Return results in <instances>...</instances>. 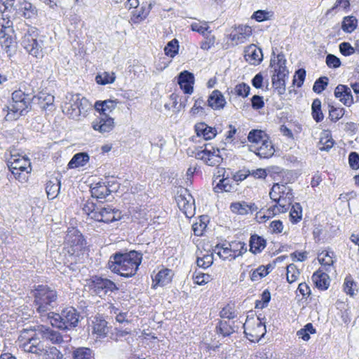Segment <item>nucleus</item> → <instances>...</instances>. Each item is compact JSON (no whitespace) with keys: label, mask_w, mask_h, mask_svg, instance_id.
Segmentation results:
<instances>
[{"label":"nucleus","mask_w":359,"mask_h":359,"mask_svg":"<svg viewBox=\"0 0 359 359\" xmlns=\"http://www.w3.org/2000/svg\"><path fill=\"white\" fill-rule=\"evenodd\" d=\"M142 255L133 250L128 253H116L111 256L108 267L111 271L124 277L134 276L142 262Z\"/></svg>","instance_id":"f257e3e1"},{"label":"nucleus","mask_w":359,"mask_h":359,"mask_svg":"<svg viewBox=\"0 0 359 359\" xmlns=\"http://www.w3.org/2000/svg\"><path fill=\"white\" fill-rule=\"evenodd\" d=\"M31 109V101L28 96L22 90H15L12 93V101L3 108L6 111L4 118L8 121L17 120Z\"/></svg>","instance_id":"f03ea898"},{"label":"nucleus","mask_w":359,"mask_h":359,"mask_svg":"<svg viewBox=\"0 0 359 359\" xmlns=\"http://www.w3.org/2000/svg\"><path fill=\"white\" fill-rule=\"evenodd\" d=\"M83 210L95 221L109 223L118 221L121 219V212L110 206L96 207L93 203L87 202Z\"/></svg>","instance_id":"7ed1b4c3"},{"label":"nucleus","mask_w":359,"mask_h":359,"mask_svg":"<svg viewBox=\"0 0 359 359\" xmlns=\"http://www.w3.org/2000/svg\"><path fill=\"white\" fill-rule=\"evenodd\" d=\"M48 318L53 326L61 330H70L77 326L79 313L70 306L64 309L60 313H48Z\"/></svg>","instance_id":"20e7f679"},{"label":"nucleus","mask_w":359,"mask_h":359,"mask_svg":"<svg viewBox=\"0 0 359 359\" xmlns=\"http://www.w3.org/2000/svg\"><path fill=\"white\" fill-rule=\"evenodd\" d=\"M34 303L39 313L43 314L53 308L57 295L55 290L47 285H38L34 292Z\"/></svg>","instance_id":"39448f33"},{"label":"nucleus","mask_w":359,"mask_h":359,"mask_svg":"<svg viewBox=\"0 0 359 359\" xmlns=\"http://www.w3.org/2000/svg\"><path fill=\"white\" fill-rule=\"evenodd\" d=\"M243 328L247 338L252 342L259 341L266 332L265 325L258 317H248Z\"/></svg>","instance_id":"423d86ee"},{"label":"nucleus","mask_w":359,"mask_h":359,"mask_svg":"<svg viewBox=\"0 0 359 359\" xmlns=\"http://www.w3.org/2000/svg\"><path fill=\"white\" fill-rule=\"evenodd\" d=\"M219 153V149L215 148L210 144H205L204 148H196L193 152L196 159L203 161L210 166L218 165L222 162V158Z\"/></svg>","instance_id":"0eeeda50"},{"label":"nucleus","mask_w":359,"mask_h":359,"mask_svg":"<svg viewBox=\"0 0 359 359\" xmlns=\"http://www.w3.org/2000/svg\"><path fill=\"white\" fill-rule=\"evenodd\" d=\"M176 202L179 208L187 217H191L195 214V201L188 189L182 188L176 196Z\"/></svg>","instance_id":"6e6552de"},{"label":"nucleus","mask_w":359,"mask_h":359,"mask_svg":"<svg viewBox=\"0 0 359 359\" xmlns=\"http://www.w3.org/2000/svg\"><path fill=\"white\" fill-rule=\"evenodd\" d=\"M11 24V22L8 20L6 25H2L0 29V46L9 57L15 52L16 48L15 41L9 34L12 31Z\"/></svg>","instance_id":"1a4fd4ad"},{"label":"nucleus","mask_w":359,"mask_h":359,"mask_svg":"<svg viewBox=\"0 0 359 359\" xmlns=\"http://www.w3.org/2000/svg\"><path fill=\"white\" fill-rule=\"evenodd\" d=\"M7 164L11 172L25 170L32 171L29 159L19 154L15 149L10 151V156L7 157Z\"/></svg>","instance_id":"9d476101"},{"label":"nucleus","mask_w":359,"mask_h":359,"mask_svg":"<svg viewBox=\"0 0 359 359\" xmlns=\"http://www.w3.org/2000/svg\"><path fill=\"white\" fill-rule=\"evenodd\" d=\"M22 46L30 55L37 58L43 57V41L38 40L35 35L25 34L22 39Z\"/></svg>","instance_id":"9b49d317"},{"label":"nucleus","mask_w":359,"mask_h":359,"mask_svg":"<svg viewBox=\"0 0 359 359\" xmlns=\"http://www.w3.org/2000/svg\"><path fill=\"white\" fill-rule=\"evenodd\" d=\"M293 196H288L287 198L279 196L273 200L276 203L266 210V215H264L263 217L269 219L276 215L285 212L290 207Z\"/></svg>","instance_id":"f8f14e48"},{"label":"nucleus","mask_w":359,"mask_h":359,"mask_svg":"<svg viewBox=\"0 0 359 359\" xmlns=\"http://www.w3.org/2000/svg\"><path fill=\"white\" fill-rule=\"evenodd\" d=\"M66 242L69 245L67 252L72 255H79L83 248L84 240L82 235L76 230L69 231L66 236Z\"/></svg>","instance_id":"ddd939ff"},{"label":"nucleus","mask_w":359,"mask_h":359,"mask_svg":"<svg viewBox=\"0 0 359 359\" xmlns=\"http://www.w3.org/2000/svg\"><path fill=\"white\" fill-rule=\"evenodd\" d=\"M94 130L102 134L109 133L115 126L114 119L109 115L100 114L91 123Z\"/></svg>","instance_id":"4468645a"},{"label":"nucleus","mask_w":359,"mask_h":359,"mask_svg":"<svg viewBox=\"0 0 359 359\" xmlns=\"http://www.w3.org/2000/svg\"><path fill=\"white\" fill-rule=\"evenodd\" d=\"M218 175L215 177L213 184H216L214 190L217 193L231 192L233 189V185L229 179V175H225L226 171L224 168L218 169Z\"/></svg>","instance_id":"2eb2a0df"},{"label":"nucleus","mask_w":359,"mask_h":359,"mask_svg":"<svg viewBox=\"0 0 359 359\" xmlns=\"http://www.w3.org/2000/svg\"><path fill=\"white\" fill-rule=\"evenodd\" d=\"M68 102H65L62 106V111L69 118L78 119L80 117V109L78 108L79 95H70L67 96Z\"/></svg>","instance_id":"dca6fc26"},{"label":"nucleus","mask_w":359,"mask_h":359,"mask_svg":"<svg viewBox=\"0 0 359 359\" xmlns=\"http://www.w3.org/2000/svg\"><path fill=\"white\" fill-rule=\"evenodd\" d=\"M252 34V29L247 25H241L235 28L230 34L229 39L236 45L243 43Z\"/></svg>","instance_id":"f3484780"},{"label":"nucleus","mask_w":359,"mask_h":359,"mask_svg":"<svg viewBox=\"0 0 359 359\" xmlns=\"http://www.w3.org/2000/svg\"><path fill=\"white\" fill-rule=\"evenodd\" d=\"M334 93V96L347 107H350L354 102L351 88L346 85H338L335 88Z\"/></svg>","instance_id":"a211bd4d"},{"label":"nucleus","mask_w":359,"mask_h":359,"mask_svg":"<svg viewBox=\"0 0 359 359\" xmlns=\"http://www.w3.org/2000/svg\"><path fill=\"white\" fill-rule=\"evenodd\" d=\"M39 334H41L43 339L50 341L53 344H60L63 342L62 335L57 331L52 330L49 327L45 325L36 326V330Z\"/></svg>","instance_id":"6ab92c4d"},{"label":"nucleus","mask_w":359,"mask_h":359,"mask_svg":"<svg viewBox=\"0 0 359 359\" xmlns=\"http://www.w3.org/2000/svg\"><path fill=\"white\" fill-rule=\"evenodd\" d=\"M194 83V76L192 73L183 71L179 74L178 84L184 93L191 94L193 93Z\"/></svg>","instance_id":"aec40b11"},{"label":"nucleus","mask_w":359,"mask_h":359,"mask_svg":"<svg viewBox=\"0 0 359 359\" xmlns=\"http://www.w3.org/2000/svg\"><path fill=\"white\" fill-rule=\"evenodd\" d=\"M244 56L247 62L254 65L259 64L263 59L262 50L254 44H251L245 48Z\"/></svg>","instance_id":"412c9836"},{"label":"nucleus","mask_w":359,"mask_h":359,"mask_svg":"<svg viewBox=\"0 0 359 359\" xmlns=\"http://www.w3.org/2000/svg\"><path fill=\"white\" fill-rule=\"evenodd\" d=\"M151 8V4H142L140 7H137V8L132 11L130 20L135 24L142 22L147 18Z\"/></svg>","instance_id":"4be33fe9"},{"label":"nucleus","mask_w":359,"mask_h":359,"mask_svg":"<svg viewBox=\"0 0 359 359\" xmlns=\"http://www.w3.org/2000/svg\"><path fill=\"white\" fill-rule=\"evenodd\" d=\"M230 209L233 213L244 215L257 211L258 208L255 203H248L243 201L232 203Z\"/></svg>","instance_id":"5701e85b"},{"label":"nucleus","mask_w":359,"mask_h":359,"mask_svg":"<svg viewBox=\"0 0 359 359\" xmlns=\"http://www.w3.org/2000/svg\"><path fill=\"white\" fill-rule=\"evenodd\" d=\"M173 273L168 269L160 270L153 278V287L157 286H164L170 283L172 280Z\"/></svg>","instance_id":"b1692460"},{"label":"nucleus","mask_w":359,"mask_h":359,"mask_svg":"<svg viewBox=\"0 0 359 359\" xmlns=\"http://www.w3.org/2000/svg\"><path fill=\"white\" fill-rule=\"evenodd\" d=\"M252 151H253L260 158H268L273 156L275 150L272 142L269 137L260 144H258V146L255 147Z\"/></svg>","instance_id":"393cba45"},{"label":"nucleus","mask_w":359,"mask_h":359,"mask_svg":"<svg viewBox=\"0 0 359 359\" xmlns=\"http://www.w3.org/2000/svg\"><path fill=\"white\" fill-rule=\"evenodd\" d=\"M17 13L26 19H31L36 17L37 10L30 2L22 0L18 4Z\"/></svg>","instance_id":"a878e982"},{"label":"nucleus","mask_w":359,"mask_h":359,"mask_svg":"<svg viewBox=\"0 0 359 359\" xmlns=\"http://www.w3.org/2000/svg\"><path fill=\"white\" fill-rule=\"evenodd\" d=\"M293 196L292 189L285 184H280L276 183L273 185L269 192V196L271 200H276V198L283 196V198H287V196Z\"/></svg>","instance_id":"bb28decb"},{"label":"nucleus","mask_w":359,"mask_h":359,"mask_svg":"<svg viewBox=\"0 0 359 359\" xmlns=\"http://www.w3.org/2000/svg\"><path fill=\"white\" fill-rule=\"evenodd\" d=\"M286 60L284 55L278 54L276 60L271 61V65L274 68L275 74L273 75L276 77L285 78L287 71L286 69Z\"/></svg>","instance_id":"cd10ccee"},{"label":"nucleus","mask_w":359,"mask_h":359,"mask_svg":"<svg viewBox=\"0 0 359 359\" xmlns=\"http://www.w3.org/2000/svg\"><path fill=\"white\" fill-rule=\"evenodd\" d=\"M208 104L210 107L215 110L223 109L226 104V100L222 93L215 90L210 95Z\"/></svg>","instance_id":"c85d7f7f"},{"label":"nucleus","mask_w":359,"mask_h":359,"mask_svg":"<svg viewBox=\"0 0 359 359\" xmlns=\"http://www.w3.org/2000/svg\"><path fill=\"white\" fill-rule=\"evenodd\" d=\"M312 280L316 286L322 290H327L330 286V277L323 269L316 271L312 276Z\"/></svg>","instance_id":"c756f323"},{"label":"nucleus","mask_w":359,"mask_h":359,"mask_svg":"<svg viewBox=\"0 0 359 359\" xmlns=\"http://www.w3.org/2000/svg\"><path fill=\"white\" fill-rule=\"evenodd\" d=\"M195 131L197 136L203 137L204 140H209L213 139L217 135L215 128L208 126L205 123H198L195 126Z\"/></svg>","instance_id":"7c9ffc66"},{"label":"nucleus","mask_w":359,"mask_h":359,"mask_svg":"<svg viewBox=\"0 0 359 359\" xmlns=\"http://www.w3.org/2000/svg\"><path fill=\"white\" fill-rule=\"evenodd\" d=\"M268 138L269 136L264 131L261 130H252L248 136V141L252 143L251 150L254 149L255 147H257L258 144H260Z\"/></svg>","instance_id":"2f4dec72"},{"label":"nucleus","mask_w":359,"mask_h":359,"mask_svg":"<svg viewBox=\"0 0 359 359\" xmlns=\"http://www.w3.org/2000/svg\"><path fill=\"white\" fill-rule=\"evenodd\" d=\"M60 186V181L56 177L50 179L46 183V191L49 199L53 200L58 196Z\"/></svg>","instance_id":"473e14b6"},{"label":"nucleus","mask_w":359,"mask_h":359,"mask_svg":"<svg viewBox=\"0 0 359 359\" xmlns=\"http://www.w3.org/2000/svg\"><path fill=\"white\" fill-rule=\"evenodd\" d=\"M92 323L93 333L96 334L100 337L106 336L108 332V327L105 320L100 317H95Z\"/></svg>","instance_id":"72a5a7b5"},{"label":"nucleus","mask_w":359,"mask_h":359,"mask_svg":"<svg viewBox=\"0 0 359 359\" xmlns=\"http://www.w3.org/2000/svg\"><path fill=\"white\" fill-rule=\"evenodd\" d=\"M118 102L112 100H107L102 102H96L95 109L100 112V114L109 115L116 107Z\"/></svg>","instance_id":"f704fd0d"},{"label":"nucleus","mask_w":359,"mask_h":359,"mask_svg":"<svg viewBox=\"0 0 359 359\" xmlns=\"http://www.w3.org/2000/svg\"><path fill=\"white\" fill-rule=\"evenodd\" d=\"M333 257V252L323 251L318 254V259L320 264L323 266V270L327 272L331 271L334 264Z\"/></svg>","instance_id":"c9c22d12"},{"label":"nucleus","mask_w":359,"mask_h":359,"mask_svg":"<svg viewBox=\"0 0 359 359\" xmlns=\"http://www.w3.org/2000/svg\"><path fill=\"white\" fill-rule=\"evenodd\" d=\"M90 157L87 153L76 154L68 163L69 168H76L85 165L89 161Z\"/></svg>","instance_id":"e433bc0d"},{"label":"nucleus","mask_w":359,"mask_h":359,"mask_svg":"<svg viewBox=\"0 0 359 359\" xmlns=\"http://www.w3.org/2000/svg\"><path fill=\"white\" fill-rule=\"evenodd\" d=\"M343 288L344 292L351 297H355L358 291V284L353 280L351 275H348L345 278Z\"/></svg>","instance_id":"4c0bfd02"},{"label":"nucleus","mask_w":359,"mask_h":359,"mask_svg":"<svg viewBox=\"0 0 359 359\" xmlns=\"http://www.w3.org/2000/svg\"><path fill=\"white\" fill-rule=\"evenodd\" d=\"M215 252L223 260H233L236 258V255L232 254V250L229 247V245H217L215 246Z\"/></svg>","instance_id":"58836bf2"},{"label":"nucleus","mask_w":359,"mask_h":359,"mask_svg":"<svg viewBox=\"0 0 359 359\" xmlns=\"http://www.w3.org/2000/svg\"><path fill=\"white\" fill-rule=\"evenodd\" d=\"M250 251L255 254L260 252L266 247V241L257 235H253L250 241Z\"/></svg>","instance_id":"ea45409f"},{"label":"nucleus","mask_w":359,"mask_h":359,"mask_svg":"<svg viewBox=\"0 0 359 359\" xmlns=\"http://www.w3.org/2000/svg\"><path fill=\"white\" fill-rule=\"evenodd\" d=\"M39 339H32V341H24L20 344L25 352L35 353L37 355L41 354V348L39 346Z\"/></svg>","instance_id":"a19ab883"},{"label":"nucleus","mask_w":359,"mask_h":359,"mask_svg":"<svg viewBox=\"0 0 359 359\" xmlns=\"http://www.w3.org/2000/svg\"><path fill=\"white\" fill-rule=\"evenodd\" d=\"M95 287L99 292L100 290H104L105 292L107 291H113L116 288V285L111 280L107 278H97L94 281Z\"/></svg>","instance_id":"79ce46f5"},{"label":"nucleus","mask_w":359,"mask_h":359,"mask_svg":"<svg viewBox=\"0 0 359 359\" xmlns=\"http://www.w3.org/2000/svg\"><path fill=\"white\" fill-rule=\"evenodd\" d=\"M41 351V354L39 355L43 356V359H62L63 356L62 353L55 346H48Z\"/></svg>","instance_id":"37998d69"},{"label":"nucleus","mask_w":359,"mask_h":359,"mask_svg":"<svg viewBox=\"0 0 359 359\" xmlns=\"http://www.w3.org/2000/svg\"><path fill=\"white\" fill-rule=\"evenodd\" d=\"M329 118L332 122H337L341 119L344 114L345 109L343 107H335L332 104H328Z\"/></svg>","instance_id":"c03bdc74"},{"label":"nucleus","mask_w":359,"mask_h":359,"mask_svg":"<svg viewBox=\"0 0 359 359\" xmlns=\"http://www.w3.org/2000/svg\"><path fill=\"white\" fill-rule=\"evenodd\" d=\"M236 327L230 324L229 321L221 320L217 326V332L224 337H227L236 332Z\"/></svg>","instance_id":"a18cd8bd"},{"label":"nucleus","mask_w":359,"mask_h":359,"mask_svg":"<svg viewBox=\"0 0 359 359\" xmlns=\"http://www.w3.org/2000/svg\"><path fill=\"white\" fill-rule=\"evenodd\" d=\"M37 98L39 100V103L41 105V107L44 109H48L49 107L53 105L54 96L49 93L41 92L37 95Z\"/></svg>","instance_id":"49530a36"},{"label":"nucleus","mask_w":359,"mask_h":359,"mask_svg":"<svg viewBox=\"0 0 359 359\" xmlns=\"http://www.w3.org/2000/svg\"><path fill=\"white\" fill-rule=\"evenodd\" d=\"M92 196L97 198H104L110 194V190L104 184H97L91 189Z\"/></svg>","instance_id":"de8ad7c7"},{"label":"nucleus","mask_w":359,"mask_h":359,"mask_svg":"<svg viewBox=\"0 0 359 359\" xmlns=\"http://www.w3.org/2000/svg\"><path fill=\"white\" fill-rule=\"evenodd\" d=\"M357 27V20L353 16L344 17L341 24V29L344 32L351 33Z\"/></svg>","instance_id":"09e8293b"},{"label":"nucleus","mask_w":359,"mask_h":359,"mask_svg":"<svg viewBox=\"0 0 359 359\" xmlns=\"http://www.w3.org/2000/svg\"><path fill=\"white\" fill-rule=\"evenodd\" d=\"M312 116L316 122H320L324 118V115L321 110V101L319 99H315L311 105Z\"/></svg>","instance_id":"8fccbe9b"},{"label":"nucleus","mask_w":359,"mask_h":359,"mask_svg":"<svg viewBox=\"0 0 359 359\" xmlns=\"http://www.w3.org/2000/svg\"><path fill=\"white\" fill-rule=\"evenodd\" d=\"M191 29L192 31L198 32L203 36H206L211 33L210 27L206 22H194L191 23Z\"/></svg>","instance_id":"3c124183"},{"label":"nucleus","mask_w":359,"mask_h":359,"mask_svg":"<svg viewBox=\"0 0 359 359\" xmlns=\"http://www.w3.org/2000/svg\"><path fill=\"white\" fill-rule=\"evenodd\" d=\"M93 355L92 350L86 347L77 348L72 353L73 359H91Z\"/></svg>","instance_id":"603ef678"},{"label":"nucleus","mask_w":359,"mask_h":359,"mask_svg":"<svg viewBox=\"0 0 359 359\" xmlns=\"http://www.w3.org/2000/svg\"><path fill=\"white\" fill-rule=\"evenodd\" d=\"M36 330V327H34V329H24L21 332L18 338L20 344L24 341H32V339H37L38 337L36 335L39 334Z\"/></svg>","instance_id":"864d4df0"},{"label":"nucleus","mask_w":359,"mask_h":359,"mask_svg":"<svg viewBox=\"0 0 359 359\" xmlns=\"http://www.w3.org/2000/svg\"><path fill=\"white\" fill-rule=\"evenodd\" d=\"M116 79L115 74L113 72H104L97 74L95 77V81L97 83L101 85H106L112 83L114 82Z\"/></svg>","instance_id":"5fc2aeb1"},{"label":"nucleus","mask_w":359,"mask_h":359,"mask_svg":"<svg viewBox=\"0 0 359 359\" xmlns=\"http://www.w3.org/2000/svg\"><path fill=\"white\" fill-rule=\"evenodd\" d=\"M269 266H260L257 269L253 271L250 275V278L252 281H258L262 278L266 276L269 273Z\"/></svg>","instance_id":"6e6d98bb"},{"label":"nucleus","mask_w":359,"mask_h":359,"mask_svg":"<svg viewBox=\"0 0 359 359\" xmlns=\"http://www.w3.org/2000/svg\"><path fill=\"white\" fill-rule=\"evenodd\" d=\"M302 208L299 203H296L292 206L290 217L292 223H297L302 219Z\"/></svg>","instance_id":"4d7b16f0"},{"label":"nucleus","mask_w":359,"mask_h":359,"mask_svg":"<svg viewBox=\"0 0 359 359\" xmlns=\"http://www.w3.org/2000/svg\"><path fill=\"white\" fill-rule=\"evenodd\" d=\"M286 275L287 282L290 283H292L298 279L300 273L299 271L297 269V266L294 264H291L287 266Z\"/></svg>","instance_id":"13d9d810"},{"label":"nucleus","mask_w":359,"mask_h":359,"mask_svg":"<svg viewBox=\"0 0 359 359\" xmlns=\"http://www.w3.org/2000/svg\"><path fill=\"white\" fill-rule=\"evenodd\" d=\"M194 283L199 285L207 284L211 280V276L208 273H204L200 271H195L193 275Z\"/></svg>","instance_id":"bf43d9fd"},{"label":"nucleus","mask_w":359,"mask_h":359,"mask_svg":"<svg viewBox=\"0 0 359 359\" xmlns=\"http://www.w3.org/2000/svg\"><path fill=\"white\" fill-rule=\"evenodd\" d=\"M179 50L178 41L176 39H173L168 43L164 48L165 54L168 56L173 57Z\"/></svg>","instance_id":"052dcab7"},{"label":"nucleus","mask_w":359,"mask_h":359,"mask_svg":"<svg viewBox=\"0 0 359 359\" xmlns=\"http://www.w3.org/2000/svg\"><path fill=\"white\" fill-rule=\"evenodd\" d=\"M328 85V78L326 76L320 77L317 79L313 86V90L316 93H321Z\"/></svg>","instance_id":"680f3d73"},{"label":"nucleus","mask_w":359,"mask_h":359,"mask_svg":"<svg viewBox=\"0 0 359 359\" xmlns=\"http://www.w3.org/2000/svg\"><path fill=\"white\" fill-rule=\"evenodd\" d=\"M78 108L80 109V116H85L87 114V112L91 109V104L88 102L87 99L82 97H81L79 95V100H78Z\"/></svg>","instance_id":"e2e57ef3"},{"label":"nucleus","mask_w":359,"mask_h":359,"mask_svg":"<svg viewBox=\"0 0 359 359\" xmlns=\"http://www.w3.org/2000/svg\"><path fill=\"white\" fill-rule=\"evenodd\" d=\"M273 16V13L263 10H258L253 13L252 18L257 22H263L270 20Z\"/></svg>","instance_id":"0e129e2a"},{"label":"nucleus","mask_w":359,"mask_h":359,"mask_svg":"<svg viewBox=\"0 0 359 359\" xmlns=\"http://www.w3.org/2000/svg\"><path fill=\"white\" fill-rule=\"evenodd\" d=\"M212 262L213 257L210 254H206L203 257H198L196 261L197 265L203 269L209 267Z\"/></svg>","instance_id":"69168bd1"},{"label":"nucleus","mask_w":359,"mask_h":359,"mask_svg":"<svg viewBox=\"0 0 359 359\" xmlns=\"http://www.w3.org/2000/svg\"><path fill=\"white\" fill-rule=\"evenodd\" d=\"M250 90V87L245 83H239L234 88L235 93L243 97H247L249 95Z\"/></svg>","instance_id":"338daca9"},{"label":"nucleus","mask_w":359,"mask_h":359,"mask_svg":"<svg viewBox=\"0 0 359 359\" xmlns=\"http://www.w3.org/2000/svg\"><path fill=\"white\" fill-rule=\"evenodd\" d=\"M229 247L232 250V254L236 255V257L242 255V250H244L245 244L240 241H233L228 243ZM246 250V249H245Z\"/></svg>","instance_id":"774afa93"}]
</instances>
